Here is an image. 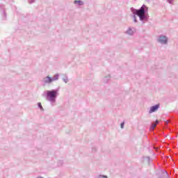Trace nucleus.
I'll return each instance as SVG.
<instances>
[{
	"instance_id": "1",
	"label": "nucleus",
	"mask_w": 178,
	"mask_h": 178,
	"mask_svg": "<svg viewBox=\"0 0 178 178\" xmlns=\"http://www.w3.org/2000/svg\"><path fill=\"white\" fill-rule=\"evenodd\" d=\"M134 13L138 17H139V20L143 22L144 24L148 22L149 19V15H148V7L143 4L139 9H133Z\"/></svg>"
},
{
	"instance_id": "2",
	"label": "nucleus",
	"mask_w": 178,
	"mask_h": 178,
	"mask_svg": "<svg viewBox=\"0 0 178 178\" xmlns=\"http://www.w3.org/2000/svg\"><path fill=\"white\" fill-rule=\"evenodd\" d=\"M59 96V88L46 90L43 93V97H45L46 100L50 102L51 106H55L56 104V98Z\"/></svg>"
},
{
	"instance_id": "3",
	"label": "nucleus",
	"mask_w": 178,
	"mask_h": 178,
	"mask_svg": "<svg viewBox=\"0 0 178 178\" xmlns=\"http://www.w3.org/2000/svg\"><path fill=\"white\" fill-rule=\"evenodd\" d=\"M168 41L169 38H168L167 36L165 35H160L158 36L157 42L161 44V45H166Z\"/></svg>"
},
{
	"instance_id": "4",
	"label": "nucleus",
	"mask_w": 178,
	"mask_h": 178,
	"mask_svg": "<svg viewBox=\"0 0 178 178\" xmlns=\"http://www.w3.org/2000/svg\"><path fill=\"white\" fill-rule=\"evenodd\" d=\"M41 83H42V86H43V87H45V86H47V84H51V83H54V82L52 81V77L47 76L46 77H44L41 80Z\"/></svg>"
},
{
	"instance_id": "5",
	"label": "nucleus",
	"mask_w": 178,
	"mask_h": 178,
	"mask_svg": "<svg viewBox=\"0 0 178 178\" xmlns=\"http://www.w3.org/2000/svg\"><path fill=\"white\" fill-rule=\"evenodd\" d=\"M159 104H155L154 106H152L150 107L149 113H154V112H156V111L159 109Z\"/></svg>"
},
{
	"instance_id": "6",
	"label": "nucleus",
	"mask_w": 178,
	"mask_h": 178,
	"mask_svg": "<svg viewBox=\"0 0 178 178\" xmlns=\"http://www.w3.org/2000/svg\"><path fill=\"white\" fill-rule=\"evenodd\" d=\"M161 173H162L161 178H169V174L165 170H161Z\"/></svg>"
},
{
	"instance_id": "7",
	"label": "nucleus",
	"mask_w": 178,
	"mask_h": 178,
	"mask_svg": "<svg viewBox=\"0 0 178 178\" xmlns=\"http://www.w3.org/2000/svg\"><path fill=\"white\" fill-rule=\"evenodd\" d=\"M133 9H136V8H131V12H132V13H133V19H134V23H137V17H136V16H137V14H135L134 13V10H133Z\"/></svg>"
},
{
	"instance_id": "8",
	"label": "nucleus",
	"mask_w": 178,
	"mask_h": 178,
	"mask_svg": "<svg viewBox=\"0 0 178 178\" xmlns=\"http://www.w3.org/2000/svg\"><path fill=\"white\" fill-rule=\"evenodd\" d=\"M126 34H128V35H133V34H134V30L129 27L128 30L126 31Z\"/></svg>"
},
{
	"instance_id": "9",
	"label": "nucleus",
	"mask_w": 178,
	"mask_h": 178,
	"mask_svg": "<svg viewBox=\"0 0 178 178\" xmlns=\"http://www.w3.org/2000/svg\"><path fill=\"white\" fill-rule=\"evenodd\" d=\"M74 3H75V5H78L79 6H82V5L83 4V1L81 0H75L74 1Z\"/></svg>"
},
{
	"instance_id": "10",
	"label": "nucleus",
	"mask_w": 178,
	"mask_h": 178,
	"mask_svg": "<svg viewBox=\"0 0 178 178\" xmlns=\"http://www.w3.org/2000/svg\"><path fill=\"white\" fill-rule=\"evenodd\" d=\"M52 81H56V80H59V74H56L54 77H51Z\"/></svg>"
},
{
	"instance_id": "11",
	"label": "nucleus",
	"mask_w": 178,
	"mask_h": 178,
	"mask_svg": "<svg viewBox=\"0 0 178 178\" xmlns=\"http://www.w3.org/2000/svg\"><path fill=\"white\" fill-rule=\"evenodd\" d=\"M2 15H3V20H6V11H5V8H2Z\"/></svg>"
},
{
	"instance_id": "12",
	"label": "nucleus",
	"mask_w": 178,
	"mask_h": 178,
	"mask_svg": "<svg viewBox=\"0 0 178 178\" xmlns=\"http://www.w3.org/2000/svg\"><path fill=\"white\" fill-rule=\"evenodd\" d=\"M109 80H111V75H108V76H105L103 79V81H104V83H108V81H109Z\"/></svg>"
},
{
	"instance_id": "13",
	"label": "nucleus",
	"mask_w": 178,
	"mask_h": 178,
	"mask_svg": "<svg viewBox=\"0 0 178 178\" xmlns=\"http://www.w3.org/2000/svg\"><path fill=\"white\" fill-rule=\"evenodd\" d=\"M38 108H39L40 111H44V108L42 107V104H41V102L38 103Z\"/></svg>"
},
{
	"instance_id": "14",
	"label": "nucleus",
	"mask_w": 178,
	"mask_h": 178,
	"mask_svg": "<svg viewBox=\"0 0 178 178\" xmlns=\"http://www.w3.org/2000/svg\"><path fill=\"white\" fill-rule=\"evenodd\" d=\"M63 81H64V83H67V81H69V79L67 78V76L63 77Z\"/></svg>"
},
{
	"instance_id": "15",
	"label": "nucleus",
	"mask_w": 178,
	"mask_h": 178,
	"mask_svg": "<svg viewBox=\"0 0 178 178\" xmlns=\"http://www.w3.org/2000/svg\"><path fill=\"white\" fill-rule=\"evenodd\" d=\"M97 178H108V176L99 175Z\"/></svg>"
},
{
	"instance_id": "16",
	"label": "nucleus",
	"mask_w": 178,
	"mask_h": 178,
	"mask_svg": "<svg viewBox=\"0 0 178 178\" xmlns=\"http://www.w3.org/2000/svg\"><path fill=\"white\" fill-rule=\"evenodd\" d=\"M155 127H156V124H152L151 125V127H150V129H151L152 130H154V129H155Z\"/></svg>"
},
{
	"instance_id": "17",
	"label": "nucleus",
	"mask_w": 178,
	"mask_h": 178,
	"mask_svg": "<svg viewBox=\"0 0 178 178\" xmlns=\"http://www.w3.org/2000/svg\"><path fill=\"white\" fill-rule=\"evenodd\" d=\"M145 159H146L147 163L149 165V163L151 162V158H149V157H146Z\"/></svg>"
},
{
	"instance_id": "18",
	"label": "nucleus",
	"mask_w": 178,
	"mask_h": 178,
	"mask_svg": "<svg viewBox=\"0 0 178 178\" xmlns=\"http://www.w3.org/2000/svg\"><path fill=\"white\" fill-rule=\"evenodd\" d=\"M28 2L31 5V3H34V2H35V0H28Z\"/></svg>"
},
{
	"instance_id": "19",
	"label": "nucleus",
	"mask_w": 178,
	"mask_h": 178,
	"mask_svg": "<svg viewBox=\"0 0 178 178\" xmlns=\"http://www.w3.org/2000/svg\"><path fill=\"white\" fill-rule=\"evenodd\" d=\"M173 1H175V0H167V2H168V3H170V5H172Z\"/></svg>"
},
{
	"instance_id": "20",
	"label": "nucleus",
	"mask_w": 178,
	"mask_h": 178,
	"mask_svg": "<svg viewBox=\"0 0 178 178\" xmlns=\"http://www.w3.org/2000/svg\"><path fill=\"white\" fill-rule=\"evenodd\" d=\"M120 127H121V129H123V127H124V122H122L120 124Z\"/></svg>"
},
{
	"instance_id": "21",
	"label": "nucleus",
	"mask_w": 178,
	"mask_h": 178,
	"mask_svg": "<svg viewBox=\"0 0 178 178\" xmlns=\"http://www.w3.org/2000/svg\"><path fill=\"white\" fill-rule=\"evenodd\" d=\"M92 151L93 152H97V147H92Z\"/></svg>"
},
{
	"instance_id": "22",
	"label": "nucleus",
	"mask_w": 178,
	"mask_h": 178,
	"mask_svg": "<svg viewBox=\"0 0 178 178\" xmlns=\"http://www.w3.org/2000/svg\"><path fill=\"white\" fill-rule=\"evenodd\" d=\"M58 165H63V161H60L58 162Z\"/></svg>"
},
{
	"instance_id": "23",
	"label": "nucleus",
	"mask_w": 178,
	"mask_h": 178,
	"mask_svg": "<svg viewBox=\"0 0 178 178\" xmlns=\"http://www.w3.org/2000/svg\"><path fill=\"white\" fill-rule=\"evenodd\" d=\"M156 123H159V121H158V120H156Z\"/></svg>"
}]
</instances>
